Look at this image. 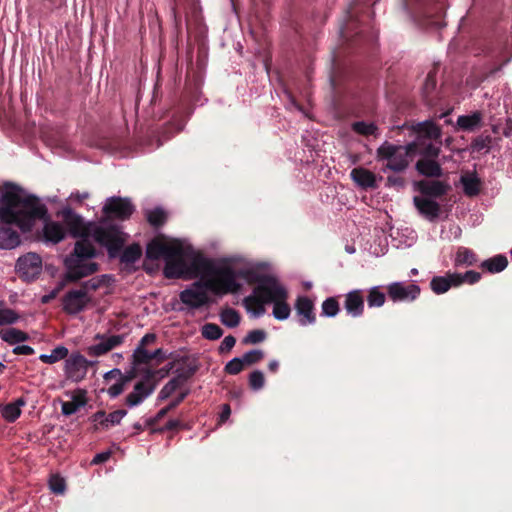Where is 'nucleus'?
Here are the masks:
<instances>
[{"label":"nucleus","mask_w":512,"mask_h":512,"mask_svg":"<svg viewBox=\"0 0 512 512\" xmlns=\"http://www.w3.org/2000/svg\"><path fill=\"white\" fill-rule=\"evenodd\" d=\"M146 219L151 226L159 228L165 224L167 214L162 208H155L147 212Z\"/></svg>","instance_id":"45"},{"label":"nucleus","mask_w":512,"mask_h":512,"mask_svg":"<svg viewBox=\"0 0 512 512\" xmlns=\"http://www.w3.org/2000/svg\"><path fill=\"white\" fill-rule=\"evenodd\" d=\"M270 302L271 300H268L267 296L257 290V286L254 288V294L244 299L246 308L253 311L256 316L262 315L265 312L264 304Z\"/></svg>","instance_id":"30"},{"label":"nucleus","mask_w":512,"mask_h":512,"mask_svg":"<svg viewBox=\"0 0 512 512\" xmlns=\"http://www.w3.org/2000/svg\"><path fill=\"white\" fill-rule=\"evenodd\" d=\"M504 51V45L502 41H487L482 48V54L492 59L498 60Z\"/></svg>","instance_id":"42"},{"label":"nucleus","mask_w":512,"mask_h":512,"mask_svg":"<svg viewBox=\"0 0 512 512\" xmlns=\"http://www.w3.org/2000/svg\"><path fill=\"white\" fill-rule=\"evenodd\" d=\"M86 404L85 392L81 391L80 394L74 395L72 401H67L62 403V414L65 416H70L76 413L80 407Z\"/></svg>","instance_id":"35"},{"label":"nucleus","mask_w":512,"mask_h":512,"mask_svg":"<svg viewBox=\"0 0 512 512\" xmlns=\"http://www.w3.org/2000/svg\"><path fill=\"white\" fill-rule=\"evenodd\" d=\"M142 256V248L138 243H133L127 246L122 253L120 252L119 257L121 263L133 264L140 259Z\"/></svg>","instance_id":"36"},{"label":"nucleus","mask_w":512,"mask_h":512,"mask_svg":"<svg viewBox=\"0 0 512 512\" xmlns=\"http://www.w3.org/2000/svg\"><path fill=\"white\" fill-rule=\"evenodd\" d=\"M419 174L429 178H439L443 174L441 165L432 159L420 158L415 165Z\"/></svg>","instance_id":"28"},{"label":"nucleus","mask_w":512,"mask_h":512,"mask_svg":"<svg viewBox=\"0 0 512 512\" xmlns=\"http://www.w3.org/2000/svg\"><path fill=\"white\" fill-rule=\"evenodd\" d=\"M42 220L44 221V226L42 231L37 234V239L57 244L65 238L66 231L63 226L59 222L51 221L48 213Z\"/></svg>","instance_id":"18"},{"label":"nucleus","mask_w":512,"mask_h":512,"mask_svg":"<svg viewBox=\"0 0 512 512\" xmlns=\"http://www.w3.org/2000/svg\"><path fill=\"white\" fill-rule=\"evenodd\" d=\"M50 488L54 493L61 494L65 491L66 484L64 479L60 477H53L50 480Z\"/></svg>","instance_id":"62"},{"label":"nucleus","mask_w":512,"mask_h":512,"mask_svg":"<svg viewBox=\"0 0 512 512\" xmlns=\"http://www.w3.org/2000/svg\"><path fill=\"white\" fill-rule=\"evenodd\" d=\"M196 372L195 368H188L183 371L177 370V376L169 380L159 392L158 398L165 400L170 397L185 381L192 377Z\"/></svg>","instance_id":"20"},{"label":"nucleus","mask_w":512,"mask_h":512,"mask_svg":"<svg viewBox=\"0 0 512 512\" xmlns=\"http://www.w3.org/2000/svg\"><path fill=\"white\" fill-rule=\"evenodd\" d=\"M385 299V294L378 287H373L369 290L367 296L369 307H381L384 305Z\"/></svg>","instance_id":"49"},{"label":"nucleus","mask_w":512,"mask_h":512,"mask_svg":"<svg viewBox=\"0 0 512 512\" xmlns=\"http://www.w3.org/2000/svg\"><path fill=\"white\" fill-rule=\"evenodd\" d=\"M163 274L167 279H188V267L183 258L182 248L179 256L168 257L165 260Z\"/></svg>","instance_id":"19"},{"label":"nucleus","mask_w":512,"mask_h":512,"mask_svg":"<svg viewBox=\"0 0 512 512\" xmlns=\"http://www.w3.org/2000/svg\"><path fill=\"white\" fill-rule=\"evenodd\" d=\"M492 143V137L490 135H479L471 142V150L473 152H480L485 150L488 153Z\"/></svg>","instance_id":"48"},{"label":"nucleus","mask_w":512,"mask_h":512,"mask_svg":"<svg viewBox=\"0 0 512 512\" xmlns=\"http://www.w3.org/2000/svg\"><path fill=\"white\" fill-rule=\"evenodd\" d=\"M93 238L107 249L109 258H116L123 249L126 234L116 225L98 226L94 229Z\"/></svg>","instance_id":"7"},{"label":"nucleus","mask_w":512,"mask_h":512,"mask_svg":"<svg viewBox=\"0 0 512 512\" xmlns=\"http://www.w3.org/2000/svg\"><path fill=\"white\" fill-rule=\"evenodd\" d=\"M17 313L9 308L0 309V325L13 324L18 320Z\"/></svg>","instance_id":"58"},{"label":"nucleus","mask_w":512,"mask_h":512,"mask_svg":"<svg viewBox=\"0 0 512 512\" xmlns=\"http://www.w3.org/2000/svg\"><path fill=\"white\" fill-rule=\"evenodd\" d=\"M187 267L188 279L213 278L218 284L227 288H230V286L241 288V284L236 281L235 272L231 267L217 266L212 259L201 254L194 255L187 263Z\"/></svg>","instance_id":"6"},{"label":"nucleus","mask_w":512,"mask_h":512,"mask_svg":"<svg viewBox=\"0 0 512 512\" xmlns=\"http://www.w3.org/2000/svg\"><path fill=\"white\" fill-rule=\"evenodd\" d=\"M451 287H457L454 273L448 272L444 276H435L430 281V288L435 294L446 293Z\"/></svg>","instance_id":"32"},{"label":"nucleus","mask_w":512,"mask_h":512,"mask_svg":"<svg viewBox=\"0 0 512 512\" xmlns=\"http://www.w3.org/2000/svg\"><path fill=\"white\" fill-rule=\"evenodd\" d=\"M351 179L362 189H376V176L370 170L363 167H356L350 173Z\"/></svg>","instance_id":"25"},{"label":"nucleus","mask_w":512,"mask_h":512,"mask_svg":"<svg viewBox=\"0 0 512 512\" xmlns=\"http://www.w3.org/2000/svg\"><path fill=\"white\" fill-rule=\"evenodd\" d=\"M106 277V275H102L100 277H94L88 281H85L81 284V288L79 290H84L87 294L88 291H96L104 285V280Z\"/></svg>","instance_id":"56"},{"label":"nucleus","mask_w":512,"mask_h":512,"mask_svg":"<svg viewBox=\"0 0 512 512\" xmlns=\"http://www.w3.org/2000/svg\"><path fill=\"white\" fill-rule=\"evenodd\" d=\"M183 427L182 422L179 419H170L167 421L165 426L159 429V432L178 430Z\"/></svg>","instance_id":"64"},{"label":"nucleus","mask_w":512,"mask_h":512,"mask_svg":"<svg viewBox=\"0 0 512 512\" xmlns=\"http://www.w3.org/2000/svg\"><path fill=\"white\" fill-rule=\"evenodd\" d=\"M294 308L298 316V323L301 326L313 325L316 323L314 302L305 295L296 298Z\"/></svg>","instance_id":"16"},{"label":"nucleus","mask_w":512,"mask_h":512,"mask_svg":"<svg viewBox=\"0 0 512 512\" xmlns=\"http://www.w3.org/2000/svg\"><path fill=\"white\" fill-rule=\"evenodd\" d=\"M507 266H508V259L503 254L495 255L491 258H488V259L482 261L479 264V267L483 271L491 273V274L500 273L503 270H505L507 268Z\"/></svg>","instance_id":"31"},{"label":"nucleus","mask_w":512,"mask_h":512,"mask_svg":"<svg viewBox=\"0 0 512 512\" xmlns=\"http://www.w3.org/2000/svg\"><path fill=\"white\" fill-rule=\"evenodd\" d=\"M26 405L24 398L20 397L13 403H8L2 408L3 418L9 422H15L21 416V407Z\"/></svg>","instance_id":"33"},{"label":"nucleus","mask_w":512,"mask_h":512,"mask_svg":"<svg viewBox=\"0 0 512 512\" xmlns=\"http://www.w3.org/2000/svg\"><path fill=\"white\" fill-rule=\"evenodd\" d=\"M181 245L179 243H166L158 238L153 239L146 248V257L150 260H158L163 257L179 256Z\"/></svg>","instance_id":"11"},{"label":"nucleus","mask_w":512,"mask_h":512,"mask_svg":"<svg viewBox=\"0 0 512 512\" xmlns=\"http://www.w3.org/2000/svg\"><path fill=\"white\" fill-rule=\"evenodd\" d=\"M416 147L415 143L408 144L404 150L399 151L393 158H390L386 164V168L394 172L404 171L408 165V153Z\"/></svg>","instance_id":"27"},{"label":"nucleus","mask_w":512,"mask_h":512,"mask_svg":"<svg viewBox=\"0 0 512 512\" xmlns=\"http://www.w3.org/2000/svg\"><path fill=\"white\" fill-rule=\"evenodd\" d=\"M371 0H352L344 12V18L340 25L342 39L350 44H373L377 39V33L369 24L364 23L360 16L369 9Z\"/></svg>","instance_id":"2"},{"label":"nucleus","mask_w":512,"mask_h":512,"mask_svg":"<svg viewBox=\"0 0 512 512\" xmlns=\"http://www.w3.org/2000/svg\"><path fill=\"white\" fill-rule=\"evenodd\" d=\"M415 188L425 198H442L451 190V186L440 180H420L415 182Z\"/></svg>","instance_id":"17"},{"label":"nucleus","mask_w":512,"mask_h":512,"mask_svg":"<svg viewBox=\"0 0 512 512\" xmlns=\"http://www.w3.org/2000/svg\"><path fill=\"white\" fill-rule=\"evenodd\" d=\"M0 197V249L11 250L21 244L15 225L25 234L32 232L38 219L47 216V206L19 185L6 182Z\"/></svg>","instance_id":"1"},{"label":"nucleus","mask_w":512,"mask_h":512,"mask_svg":"<svg viewBox=\"0 0 512 512\" xmlns=\"http://www.w3.org/2000/svg\"><path fill=\"white\" fill-rule=\"evenodd\" d=\"M153 378L154 372L148 371L144 379L135 384L133 391L140 395L147 393V397L150 396L156 388V383Z\"/></svg>","instance_id":"39"},{"label":"nucleus","mask_w":512,"mask_h":512,"mask_svg":"<svg viewBox=\"0 0 512 512\" xmlns=\"http://www.w3.org/2000/svg\"><path fill=\"white\" fill-rule=\"evenodd\" d=\"M482 114L478 111L471 115H461L457 119V126L464 131H473L480 125Z\"/></svg>","instance_id":"34"},{"label":"nucleus","mask_w":512,"mask_h":512,"mask_svg":"<svg viewBox=\"0 0 512 512\" xmlns=\"http://www.w3.org/2000/svg\"><path fill=\"white\" fill-rule=\"evenodd\" d=\"M421 289L415 283L393 282L387 286V294L394 302H412L420 295Z\"/></svg>","instance_id":"9"},{"label":"nucleus","mask_w":512,"mask_h":512,"mask_svg":"<svg viewBox=\"0 0 512 512\" xmlns=\"http://www.w3.org/2000/svg\"><path fill=\"white\" fill-rule=\"evenodd\" d=\"M249 283H256L257 290L267 296L270 303H273V316L280 321L286 320L291 313L290 305L287 303L288 291L281 285L278 279L268 274H250Z\"/></svg>","instance_id":"5"},{"label":"nucleus","mask_w":512,"mask_h":512,"mask_svg":"<svg viewBox=\"0 0 512 512\" xmlns=\"http://www.w3.org/2000/svg\"><path fill=\"white\" fill-rule=\"evenodd\" d=\"M440 147L432 143L427 144L421 151L422 158L435 160L440 154Z\"/></svg>","instance_id":"59"},{"label":"nucleus","mask_w":512,"mask_h":512,"mask_svg":"<svg viewBox=\"0 0 512 512\" xmlns=\"http://www.w3.org/2000/svg\"><path fill=\"white\" fill-rule=\"evenodd\" d=\"M147 398V393L145 394H138L137 392L135 391H132L131 393H129L127 396H126V405H128L129 407H134V406H137L139 405L140 403H142L144 401V399Z\"/></svg>","instance_id":"60"},{"label":"nucleus","mask_w":512,"mask_h":512,"mask_svg":"<svg viewBox=\"0 0 512 512\" xmlns=\"http://www.w3.org/2000/svg\"><path fill=\"white\" fill-rule=\"evenodd\" d=\"M133 212L134 206L129 199L116 196L108 198L103 207V213L108 218L119 220L129 219Z\"/></svg>","instance_id":"8"},{"label":"nucleus","mask_w":512,"mask_h":512,"mask_svg":"<svg viewBox=\"0 0 512 512\" xmlns=\"http://www.w3.org/2000/svg\"><path fill=\"white\" fill-rule=\"evenodd\" d=\"M235 343H236V338L234 336H232V335L226 336L219 346V352L220 353L229 352L235 346Z\"/></svg>","instance_id":"63"},{"label":"nucleus","mask_w":512,"mask_h":512,"mask_svg":"<svg viewBox=\"0 0 512 512\" xmlns=\"http://www.w3.org/2000/svg\"><path fill=\"white\" fill-rule=\"evenodd\" d=\"M266 339V332L261 329H255L248 332L243 338V344H258Z\"/></svg>","instance_id":"53"},{"label":"nucleus","mask_w":512,"mask_h":512,"mask_svg":"<svg viewBox=\"0 0 512 512\" xmlns=\"http://www.w3.org/2000/svg\"><path fill=\"white\" fill-rule=\"evenodd\" d=\"M69 354L68 349L65 346H57L52 351L51 354H41L39 356L40 361L45 364H53L62 359H66Z\"/></svg>","instance_id":"40"},{"label":"nucleus","mask_w":512,"mask_h":512,"mask_svg":"<svg viewBox=\"0 0 512 512\" xmlns=\"http://www.w3.org/2000/svg\"><path fill=\"white\" fill-rule=\"evenodd\" d=\"M133 378V375L130 376H121L120 379L109 387L108 394L110 397L115 398L119 396L125 389V385Z\"/></svg>","instance_id":"51"},{"label":"nucleus","mask_w":512,"mask_h":512,"mask_svg":"<svg viewBox=\"0 0 512 512\" xmlns=\"http://www.w3.org/2000/svg\"><path fill=\"white\" fill-rule=\"evenodd\" d=\"M201 334L207 340H218L223 335V330L215 323H206L201 328Z\"/></svg>","instance_id":"47"},{"label":"nucleus","mask_w":512,"mask_h":512,"mask_svg":"<svg viewBox=\"0 0 512 512\" xmlns=\"http://www.w3.org/2000/svg\"><path fill=\"white\" fill-rule=\"evenodd\" d=\"M405 147L403 146H396L393 144H390L389 142H384L378 149H377V157L379 159H386L389 160L390 158H393L395 154H397L399 151L404 150Z\"/></svg>","instance_id":"46"},{"label":"nucleus","mask_w":512,"mask_h":512,"mask_svg":"<svg viewBox=\"0 0 512 512\" xmlns=\"http://www.w3.org/2000/svg\"><path fill=\"white\" fill-rule=\"evenodd\" d=\"M264 358V352L259 349H254L246 352L242 357L245 366L257 364Z\"/></svg>","instance_id":"52"},{"label":"nucleus","mask_w":512,"mask_h":512,"mask_svg":"<svg viewBox=\"0 0 512 512\" xmlns=\"http://www.w3.org/2000/svg\"><path fill=\"white\" fill-rule=\"evenodd\" d=\"M16 269L21 277L27 280L35 279L42 270V259L36 253H27L17 260Z\"/></svg>","instance_id":"12"},{"label":"nucleus","mask_w":512,"mask_h":512,"mask_svg":"<svg viewBox=\"0 0 512 512\" xmlns=\"http://www.w3.org/2000/svg\"><path fill=\"white\" fill-rule=\"evenodd\" d=\"M245 368V365L241 358H233L230 360L224 367V372L229 375H237L239 374L243 369Z\"/></svg>","instance_id":"57"},{"label":"nucleus","mask_w":512,"mask_h":512,"mask_svg":"<svg viewBox=\"0 0 512 512\" xmlns=\"http://www.w3.org/2000/svg\"><path fill=\"white\" fill-rule=\"evenodd\" d=\"M95 340H99V343L89 346L86 352L89 356L100 357L122 345L125 335H111L107 337L103 334H96Z\"/></svg>","instance_id":"15"},{"label":"nucleus","mask_w":512,"mask_h":512,"mask_svg":"<svg viewBox=\"0 0 512 512\" xmlns=\"http://www.w3.org/2000/svg\"><path fill=\"white\" fill-rule=\"evenodd\" d=\"M344 308L352 317H360L364 312V298L360 290H353L346 294Z\"/></svg>","instance_id":"24"},{"label":"nucleus","mask_w":512,"mask_h":512,"mask_svg":"<svg viewBox=\"0 0 512 512\" xmlns=\"http://www.w3.org/2000/svg\"><path fill=\"white\" fill-rule=\"evenodd\" d=\"M461 183L465 195L473 197L479 194L481 188V180L475 175H466L461 177Z\"/></svg>","instance_id":"38"},{"label":"nucleus","mask_w":512,"mask_h":512,"mask_svg":"<svg viewBox=\"0 0 512 512\" xmlns=\"http://www.w3.org/2000/svg\"><path fill=\"white\" fill-rule=\"evenodd\" d=\"M96 256V248L88 240H78L64 259V280L74 283L96 273L100 268L97 262L92 261Z\"/></svg>","instance_id":"3"},{"label":"nucleus","mask_w":512,"mask_h":512,"mask_svg":"<svg viewBox=\"0 0 512 512\" xmlns=\"http://www.w3.org/2000/svg\"><path fill=\"white\" fill-rule=\"evenodd\" d=\"M403 1L405 9L416 18H430L441 10V5L437 0Z\"/></svg>","instance_id":"14"},{"label":"nucleus","mask_w":512,"mask_h":512,"mask_svg":"<svg viewBox=\"0 0 512 512\" xmlns=\"http://www.w3.org/2000/svg\"><path fill=\"white\" fill-rule=\"evenodd\" d=\"M413 203L418 212L430 221L437 219L441 213L440 204L433 199L415 196Z\"/></svg>","instance_id":"22"},{"label":"nucleus","mask_w":512,"mask_h":512,"mask_svg":"<svg viewBox=\"0 0 512 512\" xmlns=\"http://www.w3.org/2000/svg\"><path fill=\"white\" fill-rule=\"evenodd\" d=\"M91 297L84 290H70L62 298L63 311L69 315H76L83 311Z\"/></svg>","instance_id":"13"},{"label":"nucleus","mask_w":512,"mask_h":512,"mask_svg":"<svg viewBox=\"0 0 512 512\" xmlns=\"http://www.w3.org/2000/svg\"><path fill=\"white\" fill-rule=\"evenodd\" d=\"M90 365H92V362L88 361L82 354L73 353L65 361L66 377L74 382H80L85 378Z\"/></svg>","instance_id":"10"},{"label":"nucleus","mask_w":512,"mask_h":512,"mask_svg":"<svg viewBox=\"0 0 512 512\" xmlns=\"http://www.w3.org/2000/svg\"><path fill=\"white\" fill-rule=\"evenodd\" d=\"M340 311V305L336 297H329L322 302L321 315L335 317Z\"/></svg>","instance_id":"44"},{"label":"nucleus","mask_w":512,"mask_h":512,"mask_svg":"<svg viewBox=\"0 0 512 512\" xmlns=\"http://www.w3.org/2000/svg\"><path fill=\"white\" fill-rule=\"evenodd\" d=\"M352 130L357 134L370 136L374 135L377 131V126L373 123H366L364 121H356L352 124Z\"/></svg>","instance_id":"50"},{"label":"nucleus","mask_w":512,"mask_h":512,"mask_svg":"<svg viewBox=\"0 0 512 512\" xmlns=\"http://www.w3.org/2000/svg\"><path fill=\"white\" fill-rule=\"evenodd\" d=\"M220 319L221 322L229 328L238 326L241 320L240 314L233 308L223 309L220 313Z\"/></svg>","instance_id":"43"},{"label":"nucleus","mask_w":512,"mask_h":512,"mask_svg":"<svg viewBox=\"0 0 512 512\" xmlns=\"http://www.w3.org/2000/svg\"><path fill=\"white\" fill-rule=\"evenodd\" d=\"M241 288L220 285L213 278H203L194 281L190 286L185 288L179 293L181 303L187 306L190 310H197L203 306H208L214 302L210 297L209 292L217 296L225 294H235Z\"/></svg>","instance_id":"4"},{"label":"nucleus","mask_w":512,"mask_h":512,"mask_svg":"<svg viewBox=\"0 0 512 512\" xmlns=\"http://www.w3.org/2000/svg\"><path fill=\"white\" fill-rule=\"evenodd\" d=\"M63 220L73 237H81L87 234V230L82 217L76 214L72 209L67 208L62 211Z\"/></svg>","instance_id":"23"},{"label":"nucleus","mask_w":512,"mask_h":512,"mask_svg":"<svg viewBox=\"0 0 512 512\" xmlns=\"http://www.w3.org/2000/svg\"><path fill=\"white\" fill-rule=\"evenodd\" d=\"M481 278H482L481 273L474 271V270H469V271H466L465 273L454 272V281H455L457 287L461 286L464 283H467L470 285L476 284L481 280Z\"/></svg>","instance_id":"41"},{"label":"nucleus","mask_w":512,"mask_h":512,"mask_svg":"<svg viewBox=\"0 0 512 512\" xmlns=\"http://www.w3.org/2000/svg\"><path fill=\"white\" fill-rule=\"evenodd\" d=\"M166 358V352L162 348L156 349L154 352L151 353L147 351L144 347H138L133 353V364H149L153 360H156L157 363H161Z\"/></svg>","instance_id":"26"},{"label":"nucleus","mask_w":512,"mask_h":512,"mask_svg":"<svg viewBox=\"0 0 512 512\" xmlns=\"http://www.w3.org/2000/svg\"><path fill=\"white\" fill-rule=\"evenodd\" d=\"M0 337L3 341L14 345L16 343L25 342L29 336L26 332L18 330L16 328H8L0 331Z\"/></svg>","instance_id":"37"},{"label":"nucleus","mask_w":512,"mask_h":512,"mask_svg":"<svg viewBox=\"0 0 512 512\" xmlns=\"http://www.w3.org/2000/svg\"><path fill=\"white\" fill-rule=\"evenodd\" d=\"M478 255L470 248L460 246L457 248L454 257L455 267H470L478 263Z\"/></svg>","instance_id":"29"},{"label":"nucleus","mask_w":512,"mask_h":512,"mask_svg":"<svg viewBox=\"0 0 512 512\" xmlns=\"http://www.w3.org/2000/svg\"><path fill=\"white\" fill-rule=\"evenodd\" d=\"M436 84H437V82H436L435 73L429 72L426 76L424 86H423L424 93L428 95L429 93L434 91V89L436 88Z\"/></svg>","instance_id":"61"},{"label":"nucleus","mask_w":512,"mask_h":512,"mask_svg":"<svg viewBox=\"0 0 512 512\" xmlns=\"http://www.w3.org/2000/svg\"><path fill=\"white\" fill-rule=\"evenodd\" d=\"M412 130L417 134L418 138L437 141L442 137V128L433 119L413 124Z\"/></svg>","instance_id":"21"},{"label":"nucleus","mask_w":512,"mask_h":512,"mask_svg":"<svg viewBox=\"0 0 512 512\" xmlns=\"http://www.w3.org/2000/svg\"><path fill=\"white\" fill-rule=\"evenodd\" d=\"M126 414L127 411L124 409H119L109 414L106 413V418L104 419V428L118 425Z\"/></svg>","instance_id":"54"},{"label":"nucleus","mask_w":512,"mask_h":512,"mask_svg":"<svg viewBox=\"0 0 512 512\" xmlns=\"http://www.w3.org/2000/svg\"><path fill=\"white\" fill-rule=\"evenodd\" d=\"M265 378L263 372L254 370L249 375V386L252 390H260L264 387Z\"/></svg>","instance_id":"55"}]
</instances>
